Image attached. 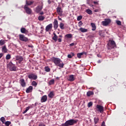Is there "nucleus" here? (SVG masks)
<instances>
[{
	"mask_svg": "<svg viewBox=\"0 0 126 126\" xmlns=\"http://www.w3.org/2000/svg\"><path fill=\"white\" fill-rule=\"evenodd\" d=\"M51 61L55 63L57 66H59L61 68L63 67L64 64L63 63V61L59 58L53 57L51 58Z\"/></svg>",
	"mask_w": 126,
	"mask_h": 126,
	"instance_id": "1",
	"label": "nucleus"
},
{
	"mask_svg": "<svg viewBox=\"0 0 126 126\" xmlns=\"http://www.w3.org/2000/svg\"><path fill=\"white\" fill-rule=\"evenodd\" d=\"M77 122H78V120H77L71 119L66 121L65 123L62 124L61 126H73L74 125H75V124H77Z\"/></svg>",
	"mask_w": 126,
	"mask_h": 126,
	"instance_id": "2",
	"label": "nucleus"
},
{
	"mask_svg": "<svg viewBox=\"0 0 126 126\" xmlns=\"http://www.w3.org/2000/svg\"><path fill=\"white\" fill-rule=\"evenodd\" d=\"M107 45L108 46L109 49H114V48L116 46V42H115V41L112 40H109L108 41Z\"/></svg>",
	"mask_w": 126,
	"mask_h": 126,
	"instance_id": "3",
	"label": "nucleus"
},
{
	"mask_svg": "<svg viewBox=\"0 0 126 126\" xmlns=\"http://www.w3.org/2000/svg\"><path fill=\"white\" fill-rule=\"evenodd\" d=\"M19 37L20 41H22L23 42H28L29 41L28 38L25 37L23 34H19Z\"/></svg>",
	"mask_w": 126,
	"mask_h": 126,
	"instance_id": "4",
	"label": "nucleus"
},
{
	"mask_svg": "<svg viewBox=\"0 0 126 126\" xmlns=\"http://www.w3.org/2000/svg\"><path fill=\"white\" fill-rule=\"evenodd\" d=\"M104 20V21L102 22L103 26H108V24H110L112 21L110 19H105Z\"/></svg>",
	"mask_w": 126,
	"mask_h": 126,
	"instance_id": "5",
	"label": "nucleus"
},
{
	"mask_svg": "<svg viewBox=\"0 0 126 126\" xmlns=\"http://www.w3.org/2000/svg\"><path fill=\"white\" fill-rule=\"evenodd\" d=\"M16 61H18L19 63H21L22 62H23L24 58L23 57L20 56V55H17L16 56Z\"/></svg>",
	"mask_w": 126,
	"mask_h": 126,
	"instance_id": "6",
	"label": "nucleus"
},
{
	"mask_svg": "<svg viewBox=\"0 0 126 126\" xmlns=\"http://www.w3.org/2000/svg\"><path fill=\"white\" fill-rule=\"evenodd\" d=\"M28 77L30 79H33V80H36L38 78V76L33 73L29 74Z\"/></svg>",
	"mask_w": 126,
	"mask_h": 126,
	"instance_id": "7",
	"label": "nucleus"
},
{
	"mask_svg": "<svg viewBox=\"0 0 126 126\" xmlns=\"http://www.w3.org/2000/svg\"><path fill=\"white\" fill-rule=\"evenodd\" d=\"M24 9L26 10V12H27L28 14H31L32 13V10L28 7L27 5H25L24 6Z\"/></svg>",
	"mask_w": 126,
	"mask_h": 126,
	"instance_id": "8",
	"label": "nucleus"
},
{
	"mask_svg": "<svg viewBox=\"0 0 126 126\" xmlns=\"http://www.w3.org/2000/svg\"><path fill=\"white\" fill-rule=\"evenodd\" d=\"M57 11L58 14H59L60 16H63V9H62L61 7H58L57 8Z\"/></svg>",
	"mask_w": 126,
	"mask_h": 126,
	"instance_id": "9",
	"label": "nucleus"
},
{
	"mask_svg": "<svg viewBox=\"0 0 126 126\" xmlns=\"http://www.w3.org/2000/svg\"><path fill=\"white\" fill-rule=\"evenodd\" d=\"M43 8V2H41L40 4V6L38 5L37 7H36L35 12L37 13H39L40 11L42 10Z\"/></svg>",
	"mask_w": 126,
	"mask_h": 126,
	"instance_id": "10",
	"label": "nucleus"
},
{
	"mask_svg": "<svg viewBox=\"0 0 126 126\" xmlns=\"http://www.w3.org/2000/svg\"><path fill=\"white\" fill-rule=\"evenodd\" d=\"M96 108L98 109V111H99L100 113H101V114L103 113V112H104V107H103V106L100 105H97Z\"/></svg>",
	"mask_w": 126,
	"mask_h": 126,
	"instance_id": "11",
	"label": "nucleus"
},
{
	"mask_svg": "<svg viewBox=\"0 0 126 126\" xmlns=\"http://www.w3.org/2000/svg\"><path fill=\"white\" fill-rule=\"evenodd\" d=\"M53 28V24H50L47 25L45 28V30L47 32H49L51 29Z\"/></svg>",
	"mask_w": 126,
	"mask_h": 126,
	"instance_id": "12",
	"label": "nucleus"
},
{
	"mask_svg": "<svg viewBox=\"0 0 126 126\" xmlns=\"http://www.w3.org/2000/svg\"><path fill=\"white\" fill-rule=\"evenodd\" d=\"M54 28V29H58V27H59V24L58 23V20H55L53 23Z\"/></svg>",
	"mask_w": 126,
	"mask_h": 126,
	"instance_id": "13",
	"label": "nucleus"
},
{
	"mask_svg": "<svg viewBox=\"0 0 126 126\" xmlns=\"http://www.w3.org/2000/svg\"><path fill=\"white\" fill-rule=\"evenodd\" d=\"M20 84L22 87H25L26 86V83H25V81L24 79H22L20 80Z\"/></svg>",
	"mask_w": 126,
	"mask_h": 126,
	"instance_id": "14",
	"label": "nucleus"
},
{
	"mask_svg": "<svg viewBox=\"0 0 126 126\" xmlns=\"http://www.w3.org/2000/svg\"><path fill=\"white\" fill-rule=\"evenodd\" d=\"M74 76L73 75H70L69 78L68 79V81H70L72 82V81H74L75 80Z\"/></svg>",
	"mask_w": 126,
	"mask_h": 126,
	"instance_id": "15",
	"label": "nucleus"
},
{
	"mask_svg": "<svg viewBox=\"0 0 126 126\" xmlns=\"http://www.w3.org/2000/svg\"><path fill=\"white\" fill-rule=\"evenodd\" d=\"M21 32L23 34H28V31L25 29V28H22L21 29Z\"/></svg>",
	"mask_w": 126,
	"mask_h": 126,
	"instance_id": "16",
	"label": "nucleus"
},
{
	"mask_svg": "<svg viewBox=\"0 0 126 126\" xmlns=\"http://www.w3.org/2000/svg\"><path fill=\"white\" fill-rule=\"evenodd\" d=\"M47 100V95H43L41 99V103H43L44 102H46Z\"/></svg>",
	"mask_w": 126,
	"mask_h": 126,
	"instance_id": "17",
	"label": "nucleus"
},
{
	"mask_svg": "<svg viewBox=\"0 0 126 126\" xmlns=\"http://www.w3.org/2000/svg\"><path fill=\"white\" fill-rule=\"evenodd\" d=\"M32 90H33V87L30 86L27 90L26 93H30V92H32Z\"/></svg>",
	"mask_w": 126,
	"mask_h": 126,
	"instance_id": "18",
	"label": "nucleus"
},
{
	"mask_svg": "<svg viewBox=\"0 0 126 126\" xmlns=\"http://www.w3.org/2000/svg\"><path fill=\"white\" fill-rule=\"evenodd\" d=\"M54 36L53 37L52 39L55 41V42H57L58 41V36H57V34L56 33H53Z\"/></svg>",
	"mask_w": 126,
	"mask_h": 126,
	"instance_id": "19",
	"label": "nucleus"
},
{
	"mask_svg": "<svg viewBox=\"0 0 126 126\" xmlns=\"http://www.w3.org/2000/svg\"><path fill=\"white\" fill-rule=\"evenodd\" d=\"M91 25L93 28L92 30L93 31H95V30H96V25H95V24L94 23H91Z\"/></svg>",
	"mask_w": 126,
	"mask_h": 126,
	"instance_id": "20",
	"label": "nucleus"
},
{
	"mask_svg": "<svg viewBox=\"0 0 126 126\" xmlns=\"http://www.w3.org/2000/svg\"><path fill=\"white\" fill-rule=\"evenodd\" d=\"M54 96H55V94H54V92H51L48 94V97L50 98V99H52V98H54Z\"/></svg>",
	"mask_w": 126,
	"mask_h": 126,
	"instance_id": "21",
	"label": "nucleus"
},
{
	"mask_svg": "<svg viewBox=\"0 0 126 126\" xmlns=\"http://www.w3.org/2000/svg\"><path fill=\"white\" fill-rule=\"evenodd\" d=\"M84 54H86V53L82 52L80 53H78L77 54V58H78V59H81V56H83V55H84Z\"/></svg>",
	"mask_w": 126,
	"mask_h": 126,
	"instance_id": "22",
	"label": "nucleus"
},
{
	"mask_svg": "<svg viewBox=\"0 0 126 126\" xmlns=\"http://www.w3.org/2000/svg\"><path fill=\"white\" fill-rule=\"evenodd\" d=\"M80 31H81V32H82V33H84L85 32H87L88 31V30L86 29H84L83 28H81L79 29Z\"/></svg>",
	"mask_w": 126,
	"mask_h": 126,
	"instance_id": "23",
	"label": "nucleus"
},
{
	"mask_svg": "<svg viewBox=\"0 0 126 126\" xmlns=\"http://www.w3.org/2000/svg\"><path fill=\"white\" fill-rule=\"evenodd\" d=\"M34 3V1H26V5H31V4H33Z\"/></svg>",
	"mask_w": 126,
	"mask_h": 126,
	"instance_id": "24",
	"label": "nucleus"
},
{
	"mask_svg": "<svg viewBox=\"0 0 126 126\" xmlns=\"http://www.w3.org/2000/svg\"><path fill=\"white\" fill-rule=\"evenodd\" d=\"M10 70H11V71H16V67L15 66L14 64L13 65V66H11V68L10 69Z\"/></svg>",
	"mask_w": 126,
	"mask_h": 126,
	"instance_id": "25",
	"label": "nucleus"
},
{
	"mask_svg": "<svg viewBox=\"0 0 126 126\" xmlns=\"http://www.w3.org/2000/svg\"><path fill=\"white\" fill-rule=\"evenodd\" d=\"M14 64L12 63V62H10L8 64H7V68L10 69L11 67Z\"/></svg>",
	"mask_w": 126,
	"mask_h": 126,
	"instance_id": "26",
	"label": "nucleus"
},
{
	"mask_svg": "<svg viewBox=\"0 0 126 126\" xmlns=\"http://www.w3.org/2000/svg\"><path fill=\"white\" fill-rule=\"evenodd\" d=\"M2 51L3 52V53H7V49H6V46L5 45L3 46Z\"/></svg>",
	"mask_w": 126,
	"mask_h": 126,
	"instance_id": "27",
	"label": "nucleus"
},
{
	"mask_svg": "<svg viewBox=\"0 0 126 126\" xmlns=\"http://www.w3.org/2000/svg\"><path fill=\"white\" fill-rule=\"evenodd\" d=\"M94 123L95 125H96L97 123H99V118L98 117L94 118Z\"/></svg>",
	"mask_w": 126,
	"mask_h": 126,
	"instance_id": "28",
	"label": "nucleus"
},
{
	"mask_svg": "<svg viewBox=\"0 0 126 126\" xmlns=\"http://www.w3.org/2000/svg\"><path fill=\"white\" fill-rule=\"evenodd\" d=\"M38 19L39 21H43L45 19V17L43 16H38Z\"/></svg>",
	"mask_w": 126,
	"mask_h": 126,
	"instance_id": "29",
	"label": "nucleus"
},
{
	"mask_svg": "<svg viewBox=\"0 0 126 126\" xmlns=\"http://www.w3.org/2000/svg\"><path fill=\"white\" fill-rule=\"evenodd\" d=\"M74 53L71 52L70 54H68L67 55V58H68V59H71V58H72V57H74Z\"/></svg>",
	"mask_w": 126,
	"mask_h": 126,
	"instance_id": "30",
	"label": "nucleus"
},
{
	"mask_svg": "<svg viewBox=\"0 0 126 126\" xmlns=\"http://www.w3.org/2000/svg\"><path fill=\"white\" fill-rule=\"evenodd\" d=\"M93 94H94V93H93V92L91 91L88 92L87 93V95L89 97L91 95H93Z\"/></svg>",
	"mask_w": 126,
	"mask_h": 126,
	"instance_id": "31",
	"label": "nucleus"
},
{
	"mask_svg": "<svg viewBox=\"0 0 126 126\" xmlns=\"http://www.w3.org/2000/svg\"><path fill=\"white\" fill-rule=\"evenodd\" d=\"M31 107L28 106L26 108V110L23 112V114H26V113H27V111H29V109H30Z\"/></svg>",
	"mask_w": 126,
	"mask_h": 126,
	"instance_id": "32",
	"label": "nucleus"
},
{
	"mask_svg": "<svg viewBox=\"0 0 126 126\" xmlns=\"http://www.w3.org/2000/svg\"><path fill=\"white\" fill-rule=\"evenodd\" d=\"M5 44V42L4 41V40L1 39L0 40V46H2V45H4Z\"/></svg>",
	"mask_w": 126,
	"mask_h": 126,
	"instance_id": "33",
	"label": "nucleus"
},
{
	"mask_svg": "<svg viewBox=\"0 0 126 126\" xmlns=\"http://www.w3.org/2000/svg\"><path fill=\"white\" fill-rule=\"evenodd\" d=\"M0 121L2 122V124H4L5 123V118L2 117L0 119Z\"/></svg>",
	"mask_w": 126,
	"mask_h": 126,
	"instance_id": "34",
	"label": "nucleus"
},
{
	"mask_svg": "<svg viewBox=\"0 0 126 126\" xmlns=\"http://www.w3.org/2000/svg\"><path fill=\"white\" fill-rule=\"evenodd\" d=\"M55 83V80L54 79H51L49 82V85H52Z\"/></svg>",
	"mask_w": 126,
	"mask_h": 126,
	"instance_id": "35",
	"label": "nucleus"
},
{
	"mask_svg": "<svg viewBox=\"0 0 126 126\" xmlns=\"http://www.w3.org/2000/svg\"><path fill=\"white\" fill-rule=\"evenodd\" d=\"M64 26V24H63V23H60V27L61 29H62V30L64 29V28L63 27Z\"/></svg>",
	"mask_w": 126,
	"mask_h": 126,
	"instance_id": "36",
	"label": "nucleus"
},
{
	"mask_svg": "<svg viewBox=\"0 0 126 126\" xmlns=\"http://www.w3.org/2000/svg\"><path fill=\"white\" fill-rule=\"evenodd\" d=\"M86 12L88 14H90V15L92 14V11L89 9H88L86 10Z\"/></svg>",
	"mask_w": 126,
	"mask_h": 126,
	"instance_id": "37",
	"label": "nucleus"
},
{
	"mask_svg": "<svg viewBox=\"0 0 126 126\" xmlns=\"http://www.w3.org/2000/svg\"><path fill=\"white\" fill-rule=\"evenodd\" d=\"M45 70L47 72H49L51 70V69H50V68L49 67L47 66V67H45Z\"/></svg>",
	"mask_w": 126,
	"mask_h": 126,
	"instance_id": "38",
	"label": "nucleus"
},
{
	"mask_svg": "<svg viewBox=\"0 0 126 126\" xmlns=\"http://www.w3.org/2000/svg\"><path fill=\"white\" fill-rule=\"evenodd\" d=\"M32 85L35 87L37 86V82H36L35 81H32Z\"/></svg>",
	"mask_w": 126,
	"mask_h": 126,
	"instance_id": "39",
	"label": "nucleus"
},
{
	"mask_svg": "<svg viewBox=\"0 0 126 126\" xmlns=\"http://www.w3.org/2000/svg\"><path fill=\"white\" fill-rule=\"evenodd\" d=\"M5 126H9V125H10L11 124V122H9V121H7V122H5V123H4Z\"/></svg>",
	"mask_w": 126,
	"mask_h": 126,
	"instance_id": "40",
	"label": "nucleus"
},
{
	"mask_svg": "<svg viewBox=\"0 0 126 126\" xmlns=\"http://www.w3.org/2000/svg\"><path fill=\"white\" fill-rule=\"evenodd\" d=\"M11 58V56L9 54L7 55L6 56V60H10Z\"/></svg>",
	"mask_w": 126,
	"mask_h": 126,
	"instance_id": "41",
	"label": "nucleus"
},
{
	"mask_svg": "<svg viewBox=\"0 0 126 126\" xmlns=\"http://www.w3.org/2000/svg\"><path fill=\"white\" fill-rule=\"evenodd\" d=\"M82 25H83V23H82V21H80L78 23V26H79V27H81V26H82Z\"/></svg>",
	"mask_w": 126,
	"mask_h": 126,
	"instance_id": "42",
	"label": "nucleus"
},
{
	"mask_svg": "<svg viewBox=\"0 0 126 126\" xmlns=\"http://www.w3.org/2000/svg\"><path fill=\"white\" fill-rule=\"evenodd\" d=\"M65 37H66V38H71V37H72V35L71 34H67L66 35H65Z\"/></svg>",
	"mask_w": 126,
	"mask_h": 126,
	"instance_id": "43",
	"label": "nucleus"
},
{
	"mask_svg": "<svg viewBox=\"0 0 126 126\" xmlns=\"http://www.w3.org/2000/svg\"><path fill=\"white\" fill-rule=\"evenodd\" d=\"M82 19V16H79L77 17V20L78 21H80Z\"/></svg>",
	"mask_w": 126,
	"mask_h": 126,
	"instance_id": "44",
	"label": "nucleus"
},
{
	"mask_svg": "<svg viewBox=\"0 0 126 126\" xmlns=\"http://www.w3.org/2000/svg\"><path fill=\"white\" fill-rule=\"evenodd\" d=\"M92 105H93V103H92V102H90L88 104V107L89 108H90V107H91V106H92Z\"/></svg>",
	"mask_w": 126,
	"mask_h": 126,
	"instance_id": "45",
	"label": "nucleus"
},
{
	"mask_svg": "<svg viewBox=\"0 0 126 126\" xmlns=\"http://www.w3.org/2000/svg\"><path fill=\"white\" fill-rule=\"evenodd\" d=\"M117 25H122V22L120 21H116Z\"/></svg>",
	"mask_w": 126,
	"mask_h": 126,
	"instance_id": "46",
	"label": "nucleus"
},
{
	"mask_svg": "<svg viewBox=\"0 0 126 126\" xmlns=\"http://www.w3.org/2000/svg\"><path fill=\"white\" fill-rule=\"evenodd\" d=\"M101 126H106V125H105V122H102Z\"/></svg>",
	"mask_w": 126,
	"mask_h": 126,
	"instance_id": "47",
	"label": "nucleus"
},
{
	"mask_svg": "<svg viewBox=\"0 0 126 126\" xmlns=\"http://www.w3.org/2000/svg\"><path fill=\"white\" fill-rule=\"evenodd\" d=\"M109 91H112V87H109L108 88Z\"/></svg>",
	"mask_w": 126,
	"mask_h": 126,
	"instance_id": "48",
	"label": "nucleus"
},
{
	"mask_svg": "<svg viewBox=\"0 0 126 126\" xmlns=\"http://www.w3.org/2000/svg\"><path fill=\"white\" fill-rule=\"evenodd\" d=\"M87 3L88 4H90V0H87Z\"/></svg>",
	"mask_w": 126,
	"mask_h": 126,
	"instance_id": "49",
	"label": "nucleus"
},
{
	"mask_svg": "<svg viewBox=\"0 0 126 126\" xmlns=\"http://www.w3.org/2000/svg\"><path fill=\"white\" fill-rule=\"evenodd\" d=\"M99 36H101V37H104V35H103L101 32H99Z\"/></svg>",
	"mask_w": 126,
	"mask_h": 126,
	"instance_id": "50",
	"label": "nucleus"
},
{
	"mask_svg": "<svg viewBox=\"0 0 126 126\" xmlns=\"http://www.w3.org/2000/svg\"><path fill=\"white\" fill-rule=\"evenodd\" d=\"M94 4H99V3H98V2H97V1H94Z\"/></svg>",
	"mask_w": 126,
	"mask_h": 126,
	"instance_id": "51",
	"label": "nucleus"
},
{
	"mask_svg": "<svg viewBox=\"0 0 126 126\" xmlns=\"http://www.w3.org/2000/svg\"><path fill=\"white\" fill-rule=\"evenodd\" d=\"M70 46H74V43H72L70 44Z\"/></svg>",
	"mask_w": 126,
	"mask_h": 126,
	"instance_id": "52",
	"label": "nucleus"
},
{
	"mask_svg": "<svg viewBox=\"0 0 126 126\" xmlns=\"http://www.w3.org/2000/svg\"><path fill=\"white\" fill-rule=\"evenodd\" d=\"M58 41L59 42H62V38H58Z\"/></svg>",
	"mask_w": 126,
	"mask_h": 126,
	"instance_id": "53",
	"label": "nucleus"
},
{
	"mask_svg": "<svg viewBox=\"0 0 126 126\" xmlns=\"http://www.w3.org/2000/svg\"><path fill=\"white\" fill-rule=\"evenodd\" d=\"M29 48H33V45H28Z\"/></svg>",
	"mask_w": 126,
	"mask_h": 126,
	"instance_id": "54",
	"label": "nucleus"
},
{
	"mask_svg": "<svg viewBox=\"0 0 126 126\" xmlns=\"http://www.w3.org/2000/svg\"><path fill=\"white\" fill-rule=\"evenodd\" d=\"M3 55L2 54H0V59H1Z\"/></svg>",
	"mask_w": 126,
	"mask_h": 126,
	"instance_id": "55",
	"label": "nucleus"
},
{
	"mask_svg": "<svg viewBox=\"0 0 126 126\" xmlns=\"http://www.w3.org/2000/svg\"><path fill=\"white\" fill-rule=\"evenodd\" d=\"M39 14H40V15H43V14H44V12H41Z\"/></svg>",
	"mask_w": 126,
	"mask_h": 126,
	"instance_id": "56",
	"label": "nucleus"
},
{
	"mask_svg": "<svg viewBox=\"0 0 126 126\" xmlns=\"http://www.w3.org/2000/svg\"><path fill=\"white\" fill-rule=\"evenodd\" d=\"M88 38H93V36L89 35V36H88Z\"/></svg>",
	"mask_w": 126,
	"mask_h": 126,
	"instance_id": "57",
	"label": "nucleus"
},
{
	"mask_svg": "<svg viewBox=\"0 0 126 126\" xmlns=\"http://www.w3.org/2000/svg\"><path fill=\"white\" fill-rule=\"evenodd\" d=\"M39 126H45V125L44 124H40Z\"/></svg>",
	"mask_w": 126,
	"mask_h": 126,
	"instance_id": "58",
	"label": "nucleus"
},
{
	"mask_svg": "<svg viewBox=\"0 0 126 126\" xmlns=\"http://www.w3.org/2000/svg\"><path fill=\"white\" fill-rule=\"evenodd\" d=\"M58 19H59V20H60V21L62 20V18H60L59 16H58Z\"/></svg>",
	"mask_w": 126,
	"mask_h": 126,
	"instance_id": "59",
	"label": "nucleus"
},
{
	"mask_svg": "<svg viewBox=\"0 0 126 126\" xmlns=\"http://www.w3.org/2000/svg\"><path fill=\"white\" fill-rule=\"evenodd\" d=\"M37 105H38V103H37V102H36V103L34 104V106H37Z\"/></svg>",
	"mask_w": 126,
	"mask_h": 126,
	"instance_id": "60",
	"label": "nucleus"
},
{
	"mask_svg": "<svg viewBox=\"0 0 126 126\" xmlns=\"http://www.w3.org/2000/svg\"><path fill=\"white\" fill-rule=\"evenodd\" d=\"M98 63H101V61L99 60L98 62H97Z\"/></svg>",
	"mask_w": 126,
	"mask_h": 126,
	"instance_id": "61",
	"label": "nucleus"
},
{
	"mask_svg": "<svg viewBox=\"0 0 126 126\" xmlns=\"http://www.w3.org/2000/svg\"><path fill=\"white\" fill-rule=\"evenodd\" d=\"M59 37H60L61 38H63V36L62 35H59Z\"/></svg>",
	"mask_w": 126,
	"mask_h": 126,
	"instance_id": "62",
	"label": "nucleus"
},
{
	"mask_svg": "<svg viewBox=\"0 0 126 126\" xmlns=\"http://www.w3.org/2000/svg\"><path fill=\"white\" fill-rule=\"evenodd\" d=\"M95 12H97L98 11V10H94Z\"/></svg>",
	"mask_w": 126,
	"mask_h": 126,
	"instance_id": "63",
	"label": "nucleus"
},
{
	"mask_svg": "<svg viewBox=\"0 0 126 126\" xmlns=\"http://www.w3.org/2000/svg\"><path fill=\"white\" fill-rule=\"evenodd\" d=\"M48 2L49 3H51V2H50V0H48Z\"/></svg>",
	"mask_w": 126,
	"mask_h": 126,
	"instance_id": "64",
	"label": "nucleus"
}]
</instances>
